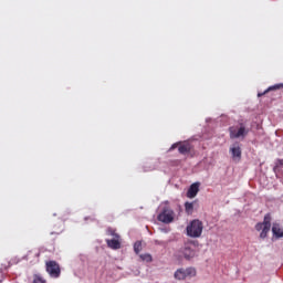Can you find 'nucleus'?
<instances>
[{
	"label": "nucleus",
	"instance_id": "nucleus-1",
	"mask_svg": "<svg viewBox=\"0 0 283 283\" xmlns=\"http://www.w3.org/2000/svg\"><path fill=\"white\" fill-rule=\"evenodd\" d=\"M203 229L205 226L202 224V221L195 219L190 221V223L186 228L187 235L189 238H200V235H202Z\"/></svg>",
	"mask_w": 283,
	"mask_h": 283
},
{
	"label": "nucleus",
	"instance_id": "nucleus-2",
	"mask_svg": "<svg viewBox=\"0 0 283 283\" xmlns=\"http://www.w3.org/2000/svg\"><path fill=\"white\" fill-rule=\"evenodd\" d=\"M255 230L261 231V240H264L266 235H269V231H271V213H266L264 216L263 222H259L255 224Z\"/></svg>",
	"mask_w": 283,
	"mask_h": 283
},
{
	"label": "nucleus",
	"instance_id": "nucleus-3",
	"mask_svg": "<svg viewBox=\"0 0 283 283\" xmlns=\"http://www.w3.org/2000/svg\"><path fill=\"white\" fill-rule=\"evenodd\" d=\"M229 134L232 140L235 138H247L249 128L243 123H240L238 126L229 127Z\"/></svg>",
	"mask_w": 283,
	"mask_h": 283
},
{
	"label": "nucleus",
	"instance_id": "nucleus-4",
	"mask_svg": "<svg viewBox=\"0 0 283 283\" xmlns=\"http://www.w3.org/2000/svg\"><path fill=\"white\" fill-rule=\"evenodd\" d=\"M197 275V271L195 268H180L178 269L175 274H174V277L175 280H179V281H182V280H187V277H196Z\"/></svg>",
	"mask_w": 283,
	"mask_h": 283
},
{
	"label": "nucleus",
	"instance_id": "nucleus-5",
	"mask_svg": "<svg viewBox=\"0 0 283 283\" xmlns=\"http://www.w3.org/2000/svg\"><path fill=\"white\" fill-rule=\"evenodd\" d=\"M174 210L169 207H165L158 214L157 220H159V222H164V224H170V222H174Z\"/></svg>",
	"mask_w": 283,
	"mask_h": 283
},
{
	"label": "nucleus",
	"instance_id": "nucleus-6",
	"mask_svg": "<svg viewBox=\"0 0 283 283\" xmlns=\"http://www.w3.org/2000/svg\"><path fill=\"white\" fill-rule=\"evenodd\" d=\"M179 253L184 255L185 260H192V258H196V245L192 243H186L180 250Z\"/></svg>",
	"mask_w": 283,
	"mask_h": 283
},
{
	"label": "nucleus",
	"instance_id": "nucleus-7",
	"mask_svg": "<svg viewBox=\"0 0 283 283\" xmlns=\"http://www.w3.org/2000/svg\"><path fill=\"white\" fill-rule=\"evenodd\" d=\"M45 266L46 273H49L51 277H61V266L56 261H46Z\"/></svg>",
	"mask_w": 283,
	"mask_h": 283
},
{
	"label": "nucleus",
	"instance_id": "nucleus-8",
	"mask_svg": "<svg viewBox=\"0 0 283 283\" xmlns=\"http://www.w3.org/2000/svg\"><path fill=\"white\" fill-rule=\"evenodd\" d=\"M230 153L232 154L233 160H240V158H242V147L240 146V143L235 142L230 147Z\"/></svg>",
	"mask_w": 283,
	"mask_h": 283
},
{
	"label": "nucleus",
	"instance_id": "nucleus-9",
	"mask_svg": "<svg viewBox=\"0 0 283 283\" xmlns=\"http://www.w3.org/2000/svg\"><path fill=\"white\" fill-rule=\"evenodd\" d=\"M193 149V146L189 144V142H179L178 151L182 156H187V154H191V150Z\"/></svg>",
	"mask_w": 283,
	"mask_h": 283
},
{
	"label": "nucleus",
	"instance_id": "nucleus-10",
	"mask_svg": "<svg viewBox=\"0 0 283 283\" xmlns=\"http://www.w3.org/2000/svg\"><path fill=\"white\" fill-rule=\"evenodd\" d=\"M106 244L108 249L114 251L120 249V235H116L113 239H106Z\"/></svg>",
	"mask_w": 283,
	"mask_h": 283
},
{
	"label": "nucleus",
	"instance_id": "nucleus-11",
	"mask_svg": "<svg viewBox=\"0 0 283 283\" xmlns=\"http://www.w3.org/2000/svg\"><path fill=\"white\" fill-rule=\"evenodd\" d=\"M198 191H200V184H192L187 191V198H196V196H198Z\"/></svg>",
	"mask_w": 283,
	"mask_h": 283
},
{
	"label": "nucleus",
	"instance_id": "nucleus-12",
	"mask_svg": "<svg viewBox=\"0 0 283 283\" xmlns=\"http://www.w3.org/2000/svg\"><path fill=\"white\" fill-rule=\"evenodd\" d=\"M272 233L275 238H283V230L281 229L279 223H273Z\"/></svg>",
	"mask_w": 283,
	"mask_h": 283
},
{
	"label": "nucleus",
	"instance_id": "nucleus-13",
	"mask_svg": "<svg viewBox=\"0 0 283 283\" xmlns=\"http://www.w3.org/2000/svg\"><path fill=\"white\" fill-rule=\"evenodd\" d=\"M283 87V83L281 84H275L274 86H270L268 90H265L263 93H259L258 96L259 98L264 96V94H269V92H273V90H280Z\"/></svg>",
	"mask_w": 283,
	"mask_h": 283
},
{
	"label": "nucleus",
	"instance_id": "nucleus-14",
	"mask_svg": "<svg viewBox=\"0 0 283 283\" xmlns=\"http://www.w3.org/2000/svg\"><path fill=\"white\" fill-rule=\"evenodd\" d=\"M185 211L188 216H191V213H193V202H185Z\"/></svg>",
	"mask_w": 283,
	"mask_h": 283
},
{
	"label": "nucleus",
	"instance_id": "nucleus-15",
	"mask_svg": "<svg viewBox=\"0 0 283 283\" xmlns=\"http://www.w3.org/2000/svg\"><path fill=\"white\" fill-rule=\"evenodd\" d=\"M142 250H143V242H140V241L135 242V244H134L135 253L139 254Z\"/></svg>",
	"mask_w": 283,
	"mask_h": 283
},
{
	"label": "nucleus",
	"instance_id": "nucleus-16",
	"mask_svg": "<svg viewBox=\"0 0 283 283\" xmlns=\"http://www.w3.org/2000/svg\"><path fill=\"white\" fill-rule=\"evenodd\" d=\"M140 260H143L144 262H153V258H151V254L149 253H146V254H142L139 255Z\"/></svg>",
	"mask_w": 283,
	"mask_h": 283
},
{
	"label": "nucleus",
	"instance_id": "nucleus-17",
	"mask_svg": "<svg viewBox=\"0 0 283 283\" xmlns=\"http://www.w3.org/2000/svg\"><path fill=\"white\" fill-rule=\"evenodd\" d=\"M33 283H45V280L41 275L35 274L33 277Z\"/></svg>",
	"mask_w": 283,
	"mask_h": 283
},
{
	"label": "nucleus",
	"instance_id": "nucleus-18",
	"mask_svg": "<svg viewBox=\"0 0 283 283\" xmlns=\"http://www.w3.org/2000/svg\"><path fill=\"white\" fill-rule=\"evenodd\" d=\"M107 235H111L112 238H116V235H120L118 233H116V230L108 228L106 231Z\"/></svg>",
	"mask_w": 283,
	"mask_h": 283
},
{
	"label": "nucleus",
	"instance_id": "nucleus-19",
	"mask_svg": "<svg viewBox=\"0 0 283 283\" xmlns=\"http://www.w3.org/2000/svg\"><path fill=\"white\" fill-rule=\"evenodd\" d=\"M277 167H283V159H279L276 166L274 169H277Z\"/></svg>",
	"mask_w": 283,
	"mask_h": 283
},
{
	"label": "nucleus",
	"instance_id": "nucleus-20",
	"mask_svg": "<svg viewBox=\"0 0 283 283\" xmlns=\"http://www.w3.org/2000/svg\"><path fill=\"white\" fill-rule=\"evenodd\" d=\"M177 147H180V143L172 144V146L170 147V149H176Z\"/></svg>",
	"mask_w": 283,
	"mask_h": 283
},
{
	"label": "nucleus",
	"instance_id": "nucleus-21",
	"mask_svg": "<svg viewBox=\"0 0 283 283\" xmlns=\"http://www.w3.org/2000/svg\"><path fill=\"white\" fill-rule=\"evenodd\" d=\"M54 233H55V235H61V231L60 232H51V235H54Z\"/></svg>",
	"mask_w": 283,
	"mask_h": 283
}]
</instances>
